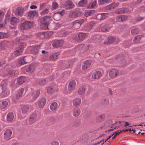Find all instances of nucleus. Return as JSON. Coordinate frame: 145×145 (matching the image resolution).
<instances>
[{
    "label": "nucleus",
    "instance_id": "79ce46f5",
    "mask_svg": "<svg viewBox=\"0 0 145 145\" xmlns=\"http://www.w3.org/2000/svg\"><path fill=\"white\" fill-rule=\"evenodd\" d=\"M14 118V115L12 112L8 113L7 116V120L8 121H11Z\"/></svg>",
    "mask_w": 145,
    "mask_h": 145
},
{
    "label": "nucleus",
    "instance_id": "680f3d73",
    "mask_svg": "<svg viewBox=\"0 0 145 145\" xmlns=\"http://www.w3.org/2000/svg\"><path fill=\"white\" fill-rule=\"evenodd\" d=\"M116 20L118 22H122V19L121 18V16H118L116 19Z\"/></svg>",
    "mask_w": 145,
    "mask_h": 145
},
{
    "label": "nucleus",
    "instance_id": "4d7b16f0",
    "mask_svg": "<svg viewBox=\"0 0 145 145\" xmlns=\"http://www.w3.org/2000/svg\"><path fill=\"white\" fill-rule=\"evenodd\" d=\"M5 23L2 22H0V29H4L5 27Z\"/></svg>",
    "mask_w": 145,
    "mask_h": 145
},
{
    "label": "nucleus",
    "instance_id": "f8f14e48",
    "mask_svg": "<svg viewBox=\"0 0 145 145\" xmlns=\"http://www.w3.org/2000/svg\"><path fill=\"white\" fill-rule=\"evenodd\" d=\"M86 36V34L85 33H80L74 37V39L75 40H80L83 39Z\"/></svg>",
    "mask_w": 145,
    "mask_h": 145
},
{
    "label": "nucleus",
    "instance_id": "c03bdc74",
    "mask_svg": "<svg viewBox=\"0 0 145 145\" xmlns=\"http://www.w3.org/2000/svg\"><path fill=\"white\" fill-rule=\"evenodd\" d=\"M57 107V104L55 102L52 103L50 106V109L52 110H56Z\"/></svg>",
    "mask_w": 145,
    "mask_h": 145
},
{
    "label": "nucleus",
    "instance_id": "72a5a7b5",
    "mask_svg": "<svg viewBox=\"0 0 145 145\" xmlns=\"http://www.w3.org/2000/svg\"><path fill=\"white\" fill-rule=\"evenodd\" d=\"M9 44L8 42L4 40L0 43V47L3 49L5 48Z\"/></svg>",
    "mask_w": 145,
    "mask_h": 145
},
{
    "label": "nucleus",
    "instance_id": "2f4dec72",
    "mask_svg": "<svg viewBox=\"0 0 145 145\" xmlns=\"http://www.w3.org/2000/svg\"><path fill=\"white\" fill-rule=\"evenodd\" d=\"M8 105V102L6 101H0V109H3L6 108Z\"/></svg>",
    "mask_w": 145,
    "mask_h": 145
},
{
    "label": "nucleus",
    "instance_id": "2eb2a0df",
    "mask_svg": "<svg viewBox=\"0 0 145 145\" xmlns=\"http://www.w3.org/2000/svg\"><path fill=\"white\" fill-rule=\"evenodd\" d=\"M64 43V41L62 40H57L54 41L52 46L54 47H58L62 46Z\"/></svg>",
    "mask_w": 145,
    "mask_h": 145
},
{
    "label": "nucleus",
    "instance_id": "7ed1b4c3",
    "mask_svg": "<svg viewBox=\"0 0 145 145\" xmlns=\"http://www.w3.org/2000/svg\"><path fill=\"white\" fill-rule=\"evenodd\" d=\"M33 25V22L29 21H25L21 24L20 28L22 30H27L31 27Z\"/></svg>",
    "mask_w": 145,
    "mask_h": 145
},
{
    "label": "nucleus",
    "instance_id": "7c9ffc66",
    "mask_svg": "<svg viewBox=\"0 0 145 145\" xmlns=\"http://www.w3.org/2000/svg\"><path fill=\"white\" fill-rule=\"evenodd\" d=\"M7 67H5V69H7V74L10 75L12 76L15 75V73L14 71H13L11 69H10V67L9 66L8 68H7Z\"/></svg>",
    "mask_w": 145,
    "mask_h": 145
},
{
    "label": "nucleus",
    "instance_id": "e433bc0d",
    "mask_svg": "<svg viewBox=\"0 0 145 145\" xmlns=\"http://www.w3.org/2000/svg\"><path fill=\"white\" fill-rule=\"evenodd\" d=\"M35 66L34 65H31L26 67V71L28 72H33L35 69Z\"/></svg>",
    "mask_w": 145,
    "mask_h": 145
},
{
    "label": "nucleus",
    "instance_id": "a211bd4d",
    "mask_svg": "<svg viewBox=\"0 0 145 145\" xmlns=\"http://www.w3.org/2000/svg\"><path fill=\"white\" fill-rule=\"evenodd\" d=\"M73 62L72 60H67L64 61L63 63L62 66L63 69L68 68L72 64Z\"/></svg>",
    "mask_w": 145,
    "mask_h": 145
},
{
    "label": "nucleus",
    "instance_id": "de8ad7c7",
    "mask_svg": "<svg viewBox=\"0 0 145 145\" xmlns=\"http://www.w3.org/2000/svg\"><path fill=\"white\" fill-rule=\"evenodd\" d=\"M87 3V0H81L79 1L78 3V5L80 7H83Z\"/></svg>",
    "mask_w": 145,
    "mask_h": 145
},
{
    "label": "nucleus",
    "instance_id": "20e7f679",
    "mask_svg": "<svg viewBox=\"0 0 145 145\" xmlns=\"http://www.w3.org/2000/svg\"><path fill=\"white\" fill-rule=\"evenodd\" d=\"M82 12L77 10L71 11L69 13V16L71 18H76L80 16L82 14Z\"/></svg>",
    "mask_w": 145,
    "mask_h": 145
},
{
    "label": "nucleus",
    "instance_id": "58836bf2",
    "mask_svg": "<svg viewBox=\"0 0 145 145\" xmlns=\"http://www.w3.org/2000/svg\"><path fill=\"white\" fill-rule=\"evenodd\" d=\"M25 57H22L20 58L18 60V63L19 64L21 65H24L25 63H27L28 62H26V61Z\"/></svg>",
    "mask_w": 145,
    "mask_h": 145
},
{
    "label": "nucleus",
    "instance_id": "412c9836",
    "mask_svg": "<svg viewBox=\"0 0 145 145\" xmlns=\"http://www.w3.org/2000/svg\"><path fill=\"white\" fill-rule=\"evenodd\" d=\"M94 23L93 22H91L87 24L84 26V29L86 31H89L92 28L94 25Z\"/></svg>",
    "mask_w": 145,
    "mask_h": 145
},
{
    "label": "nucleus",
    "instance_id": "3c124183",
    "mask_svg": "<svg viewBox=\"0 0 145 145\" xmlns=\"http://www.w3.org/2000/svg\"><path fill=\"white\" fill-rule=\"evenodd\" d=\"M94 12V11L93 10H89L85 13L84 16L86 17H88L89 16L93 15Z\"/></svg>",
    "mask_w": 145,
    "mask_h": 145
},
{
    "label": "nucleus",
    "instance_id": "49530a36",
    "mask_svg": "<svg viewBox=\"0 0 145 145\" xmlns=\"http://www.w3.org/2000/svg\"><path fill=\"white\" fill-rule=\"evenodd\" d=\"M55 91L54 88L53 86H50L47 89V93L49 94H52Z\"/></svg>",
    "mask_w": 145,
    "mask_h": 145
},
{
    "label": "nucleus",
    "instance_id": "c9c22d12",
    "mask_svg": "<svg viewBox=\"0 0 145 145\" xmlns=\"http://www.w3.org/2000/svg\"><path fill=\"white\" fill-rule=\"evenodd\" d=\"M81 102V99L80 98H76L74 99L73 101V105L74 106H77L79 105Z\"/></svg>",
    "mask_w": 145,
    "mask_h": 145
},
{
    "label": "nucleus",
    "instance_id": "5701e85b",
    "mask_svg": "<svg viewBox=\"0 0 145 145\" xmlns=\"http://www.w3.org/2000/svg\"><path fill=\"white\" fill-rule=\"evenodd\" d=\"M24 12V10L22 7H18L16 10V14L17 15L21 16L23 14Z\"/></svg>",
    "mask_w": 145,
    "mask_h": 145
},
{
    "label": "nucleus",
    "instance_id": "9d476101",
    "mask_svg": "<svg viewBox=\"0 0 145 145\" xmlns=\"http://www.w3.org/2000/svg\"><path fill=\"white\" fill-rule=\"evenodd\" d=\"M38 119L37 115L35 113L31 114L29 119V123L30 124H32L35 123Z\"/></svg>",
    "mask_w": 145,
    "mask_h": 145
},
{
    "label": "nucleus",
    "instance_id": "cd10ccee",
    "mask_svg": "<svg viewBox=\"0 0 145 145\" xmlns=\"http://www.w3.org/2000/svg\"><path fill=\"white\" fill-rule=\"evenodd\" d=\"M144 39L145 40V38L142 35H138L136 36L133 39V42L135 43H138L141 40Z\"/></svg>",
    "mask_w": 145,
    "mask_h": 145
},
{
    "label": "nucleus",
    "instance_id": "0e129e2a",
    "mask_svg": "<svg viewBox=\"0 0 145 145\" xmlns=\"http://www.w3.org/2000/svg\"><path fill=\"white\" fill-rule=\"evenodd\" d=\"M58 6V4L56 2L53 3L52 7L54 8H56Z\"/></svg>",
    "mask_w": 145,
    "mask_h": 145
},
{
    "label": "nucleus",
    "instance_id": "1a4fd4ad",
    "mask_svg": "<svg viewBox=\"0 0 145 145\" xmlns=\"http://www.w3.org/2000/svg\"><path fill=\"white\" fill-rule=\"evenodd\" d=\"M0 88L2 91L1 93V95L3 97H5L8 95V90L7 89V86L6 84L4 85L2 84L0 86Z\"/></svg>",
    "mask_w": 145,
    "mask_h": 145
},
{
    "label": "nucleus",
    "instance_id": "13d9d810",
    "mask_svg": "<svg viewBox=\"0 0 145 145\" xmlns=\"http://www.w3.org/2000/svg\"><path fill=\"white\" fill-rule=\"evenodd\" d=\"M70 31H64L62 33V35L63 37H65L70 33Z\"/></svg>",
    "mask_w": 145,
    "mask_h": 145
},
{
    "label": "nucleus",
    "instance_id": "a878e982",
    "mask_svg": "<svg viewBox=\"0 0 145 145\" xmlns=\"http://www.w3.org/2000/svg\"><path fill=\"white\" fill-rule=\"evenodd\" d=\"M90 65V62L89 61H86L83 64L82 69L85 70L89 68Z\"/></svg>",
    "mask_w": 145,
    "mask_h": 145
},
{
    "label": "nucleus",
    "instance_id": "a18cd8bd",
    "mask_svg": "<svg viewBox=\"0 0 145 145\" xmlns=\"http://www.w3.org/2000/svg\"><path fill=\"white\" fill-rule=\"evenodd\" d=\"M85 86H82L78 90V93L80 95H82L85 93Z\"/></svg>",
    "mask_w": 145,
    "mask_h": 145
},
{
    "label": "nucleus",
    "instance_id": "bf43d9fd",
    "mask_svg": "<svg viewBox=\"0 0 145 145\" xmlns=\"http://www.w3.org/2000/svg\"><path fill=\"white\" fill-rule=\"evenodd\" d=\"M101 14L102 16L103 20L105 19L109 15L108 13H101Z\"/></svg>",
    "mask_w": 145,
    "mask_h": 145
},
{
    "label": "nucleus",
    "instance_id": "f704fd0d",
    "mask_svg": "<svg viewBox=\"0 0 145 145\" xmlns=\"http://www.w3.org/2000/svg\"><path fill=\"white\" fill-rule=\"evenodd\" d=\"M105 117V115L103 114H101L97 117L96 118V121L97 122H100L102 121Z\"/></svg>",
    "mask_w": 145,
    "mask_h": 145
},
{
    "label": "nucleus",
    "instance_id": "ddd939ff",
    "mask_svg": "<svg viewBox=\"0 0 145 145\" xmlns=\"http://www.w3.org/2000/svg\"><path fill=\"white\" fill-rule=\"evenodd\" d=\"M12 134V131L11 129L6 130L4 133V138L6 140L9 139Z\"/></svg>",
    "mask_w": 145,
    "mask_h": 145
},
{
    "label": "nucleus",
    "instance_id": "e2e57ef3",
    "mask_svg": "<svg viewBox=\"0 0 145 145\" xmlns=\"http://www.w3.org/2000/svg\"><path fill=\"white\" fill-rule=\"evenodd\" d=\"M4 14L2 11L0 12V22L3 19Z\"/></svg>",
    "mask_w": 145,
    "mask_h": 145
},
{
    "label": "nucleus",
    "instance_id": "4468645a",
    "mask_svg": "<svg viewBox=\"0 0 145 145\" xmlns=\"http://www.w3.org/2000/svg\"><path fill=\"white\" fill-rule=\"evenodd\" d=\"M27 18L28 19H33L34 17L37 15V12L34 10H30L28 11L27 13Z\"/></svg>",
    "mask_w": 145,
    "mask_h": 145
},
{
    "label": "nucleus",
    "instance_id": "473e14b6",
    "mask_svg": "<svg viewBox=\"0 0 145 145\" xmlns=\"http://www.w3.org/2000/svg\"><path fill=\"white\" fill-rule=\"evenodd\" d=\"M59 54V52H56L51 55L49 57V59L51 60H54L56 59Z\"/></svg>",
    "mask_w": 145,
    "mask_h": 145
},
{
    "label": "nucleus",
    "instance_id": "b1692460",
    "mask_svg": "<svg viewBox=\"0 0 145 145\" xmlns=\"http://www.w3.org/2000/svg\"><path fill=\"white\" fill-rule=\"evenodd\" d=\"M46 103V99L44 98H42L40 99L38 102L39 106L40 108L42 107Z\"/></svg>",
    "mask_w": 145,
    "mask_h": 145
},
{
    "label": "nucleus",
    "instance_id": "6e6d98bb",
    "mask_svg": "<svg viewBox=\"0 0 145 145\" xmlns=\"http://www.w3.org/2000/svg\"><path fill=\"white\" fill-rule=\"evenodd\" d=\"M123 8H120L117 9L116 11L115 12L118 14H122L123 13Z\"/></svg>",
    "mask_w": 145,
    "mask_h": 145
},
{
    "label": "nucleus",
    "instance_id": "f3484780",
    "mask_svg": "<svg viewBox=\"0 0 145 145\" xmlns=\"http://www.w3.org/2000/svg\"><path fill=\"white\" fill-rule=\"evenodd\" d=\"M73 62L72 60H67L64 61L63 63L62 66L63 69L68 68L72 64Z\"/></svg>",
    "mask_w": 145,
    "mask_h": 145
},
{
    "label": "nucleus",
    "instance_id": "dca6fc26",
    "mask_svg": "<svg viewBox=\"0 0 145 145\" xmlns=\"http://www.w3.org/2000/svg\"><path fill=\"white\" fill-rule=\"evenodd\" d=\"M26 90L24 88H21L18 91V93L16 95V97L18 99L19 98L22 97L25 93Z\"/></svg>",
    "mask_w": 145,
    "mask_h": 145
},
{
    "label": "nucleus",
    "instance_id": "f257e3e1",
    "mask_svg": "<svg viewBox=\"0 0 145 145\" xmlns=\"http://www.w3.org/2000/svg\"><path fill=\"white\" fill-rule=\"evenodd\" d=\"M51 20V18L50 16H45L41 18L40 20L41 28L43 29H47L48 25Z\"/></svg>",
    "mask_w": 145,
    "mask_h": 145
},
{
    "label": "nucleus",
    "instance_id": "603ef678",
    "mask_svg": "<svg viewBox=\"0 0 145 145\" xmlns=\"http://www.w3.org/2000/svg\"><path fill=\"white\" fill-rule=\"evenodd\" d=\"M111 121L110 120L108 121H106L104 125L101 128L103 127L106 128L110 126Z\"/></svg>",
    "mask_w": 145,
    "mask_h": 145
},
{
    "label": "nucleus",
    "instance_id": "a19ab883",
    "mask_svg": "<svg viewBox=\"0 0 145 145\" xmlns=\"http://www.w3.org/2000/svg\"><path fill=\"white\" fill-rule=\"evenodd\" d=\"M111 27V26H110L108 24L105 25L101 27V30L103 31H106L109 30Z\"/></svg>",
    "mask_w": 145,
    "mask_h": 145
},
{
    "label": "nucleus",
    "instance_id": "338daca9",
    "mask_svg": "<svg viewBox=\"0 0 145 145\" xmlns=\"http://www.w3.org/2000/svg\"><path fill=\"white\" fill-rule=\"evenodd\" d=\"M122 22L125 21L128 18V16L125 15H121Z\"/></svg>",
    "mask_w": 145,
    "mask_h": 145
},
{
    "label": "nucleus",
    "instance_id": "39448f33",
    "mask_svg": "<svg viewBox=\"0 0 145 145\" xmlns=\"http://www.w3.org/2000/svg\"><path fill=\"white\" fill-rule=\"evenodd\" d=\"M84 22V20L80 19L74 21L72 23V27L75 29H78Z\"/></svg>",
    "mask_w": 145,
    "mask_h": 145
},
{
    "label": "nucleus",
    "instance_id": "6ab92c4d",
    "mask_svg": "<svg viewBox=\"0 0 145 145\" xmlns=\"http://www.w3.org/2000/svg\"><path fill=\"white\" fill-rule=\"evenodd\" d=\"M115 40V37H109L105 40L104 43L106 44H109L114 42Z\"/></svg>",
    "mask_w": 145,
    "mask_h": 145
},
{
    "label": "nucleus",
    "instance_id": "4be33fe9",
    "mask_svg": "<svg viewBox=\"0 0 145 145\" xmlns=\"http://www.w3.org/2000/svg\"><path fill=\"white\" fill-rule=\"evenodd\" d=\"M76 86V82L74 80H72L70 81L68 86V89L69 91L73 90Z\"/></svg>",
    "mask_w": 145,
    "mask_h": 145
},
{
    "label": "nucleus",
    "instance_id": "423d86ee",
    "mask_svg": "<svg viewBox=\"0 0 145 145\" xmlns=\"http://www.w3.org/2000/svg\"><path fill=\"white\" fill-rule=\"evenodd\" d=\"M65 13V10H64L58 12L54 14L53 16L54 19L56 21H58L61 19V16Z\"/></svg>",
    "mask_w": 145,
    "mask_h": 145
},
{
    "label": "nucleus",
    "instance_id": "c85d7f7f",
    "mask_svg": "<svg viewBox=\"0 0 145 145\" xmlns=\"http://www.w3.org/2000/svg\"><path fill=\"white\" fill-rule=\"evenodd\" d=\"M19 21V19L15 17H13L11 18L10 20V23L12 25H16Z\"/></svg>",
    "mask_w": 145,
    "mask_h": 145
},
{
    "label": "nucleus",
    "instance_id": "37998d69",
    "mask_svg": "<svg viewBox=\"0 0 145 145\" xmlns=\"http://www.w3.org/2000/svg\"><path fill=\"white\" fill-rule=\"evenodd\" d=\"M40 48V46H37L32 48L31 49L32 52L34 54L38 53Z\"/></svg>",
    "mask_w": 145,
    "mask_h": 145
},
{
    "label": "nucleus",
    "instance_id": "6e6552de",
    "mask_svg": "<svg viewBox=\"0 0 145 145\" xmlns=\"http://www.w3.org/2000/svg\"><path fill=\"white\" fill-rule=\"evenodd\" d=\"M64 7L66 9H70L73 8L75 5L71 1L68 0L65 2Z\"/></svg>",
    "mask_w": 145,
    "mask_h": 145
},
{
    "label": "nucleus",
    "instance_id": "69168bd1",
    "mask_svg": "<svg viewBox=\"0 0 145 145\" xmlns=\"http://www.w3.org/2000/svg\"><path fill=\"white\" fill-rule=\"evenodd\" d=\"M9 35V34L8 33H3V38L7 37Z\"/></svg>",
    "mask_w": 145,
    "mask_h": 145
},
{
    "label": "nucleus",
    "instance_id": "864d4df0",
    "mask_svg": "<svg viewBox=\"0 0 145 145\" xmlns=\"http://www.w3.org/2000/svg\"><path fill=\"white\" fill-rule=\"evenodd\" d=\"M139 32V30L137 28H134L131 31V33L133 35L137 34Z\"/></svg>",
    "mask_w": 145,
    "mask_h": 145
},
{
    "label": "nucleus",
    "instance_id": "8fccbe9b",
    "mask_svg": "<svg viewBox=\"0 0 145 145\" xmlns=\"http://www.w3.org/2000/svg\"><path fill=\"white\" fill-rule=\"evenodd\" d=\"M29 110V108L27 106H24L22 108V113L24 114L27 113Z\"/></svg>",
    "mask_w": 145,
    "mask_h": 145
},
{
    "label": "nucleus",
    "instance_id": "aec40b11",
    "mask_svg": "<svg viewBox=\"0 0 145 145\" xmlns=\"http://www.w3.org/2000/svg\"><path fill=\"white\" fill-rule=\"evenodd\" d=\"M119 73L118 71L115 69H112L109 72V76L111 77H114Z\"/></svg>",
    "mask_w": 145,
    "mask_h": 145
},
{
    "label": "nucleus",
    "instance_id": "f03ea898",
    "mask_svg": "<svg viewBox=\"0 0 145 145\" xmlns=\"http://www.w3.org/2000/svg\"><path fill=\"white\" fill-rule=\"evenodd\" d=\"M40 93V90H37V91L32 90L27 95V97L29 99V101H33L38 97Z\"/></svg>",
    "mask_w": 145,
    "mask_h": 145
},
{
    "label": "nucleus",
    "instance_id": "5fc2aeb1",
    "mask_svg": "<svg viewBox=\"0 0 145 145\" xmlns=\"http://www.w3.org/2000/svg\"><path fill=\"white\" fill-rule=\"evenodd\" d=\"M48 9L46 8L44 9L42 11L40 12V14L41 15H44L45 14H47L48 13Z\"/></svg>",
    "mask_w": 145,
    "mask_h": 145
},
{
    "label": "nucleus",
    "instance_id": "bb28decb",
    "mask_svg": "<svg viewBox=\"0 0 145 145\" xmlns=\"http://www.w3.org/2000/svg\"><path fill=\"white\" fill-rule=\"evenodd\" d=\"M118 4L113 3L107 6L106 7V9L107 10H109L114 9L116 7H118Z\"/></svg>",
    "mask_w": 145,
    "mask_h": 145
},
{
    "label": "nucleus",
    "instance_id": "0eeeda50",
    "mask_svg": "<svg viewBox=\"0 0 145 145\" xmlns=\"http://www.w3.org/2000/svg\"><path fill=\"white\" fill-rule=\"evenodd\" d=\"M88 49V47L83 44H81L77 46L74 49V50L75 51H86Z\"/></svg>",
    "mask_w": 145,
    "mask_h": 145
},
{
    "label": "nucleus",
    "instance_id": "393cba45",
    "mask_svg": "<svg viewBox=\"0 0 145 145\" xmlns=\"http://www.w3.org/2000/svg\"><path fill=\"white\" fill-rule=\"evenodd\" d=\"M101 75V73L99 71H96L94 72L92 74V77L93 78L97 79L100 77Z\"/></svg>",
    "mask_w": 145,
    "mask_h": 145
},
{
    "label": "nucleus",
    "instance_id": "ea45409f",
    "mask_svg": "<svg viewBox=\"0 0 145 145\" xmlns=\"http://www.w3.org/2000/svg\"><path fill=\"white\" fill-rule=\"evenodd\" d=\"M48 82V80L46 79L39 80L38 81L39 85L41 86H44Z\"/></svg>",
    "mask_w": 145,
    "mask_h": 145
},
{
    "label": "nucleus",
    "instance_id": "9b49d317",
    "mask_svg": "<svg viewBox=\"0 0 145 145\" xmlns=\"http://www.w3.org/2000/svg\"><path fill=\"white\" fill-rule=\"evenodd\" d=\"M24 47L22 44L20 45L14 51V54L16 56L20 55L24 50Z\"/></svg>",
    "mask_w": 145,
    "mask_h": 145
},
{
    "label": "nucleus",
    "instance_id": "052dcab7",
    "mask_svg": "<svg viewBox=\"0 0 145 145\" xmlns=\"http://www.w3.org/2000/svg\"><path fill=\"white\" fill-rule=\"evenodd\" d=\"M108 1V0H100L99 1V4L103 5L107 3Z\"/></svg>",
    "mask_w": 145,
    "mask_h": 145
},
{
    "label": "nucleus",
    "instance_id": "09e8293b",
    "mask_svg": "<svg viewBox=\"0 0 145 145\" xmlns=\"http://www.w3.org/2000/svg\"><path fill=\"white\" fill-rule=\"evenodd\" d=\"M96 4V1H94L91 2L88 5V7L89 8H92L94 7Z\"/></svg>",
    "mask_w": 145,
    "mask_h": 145
},
{
    "label": "nucleus",
    "instance_id": "4c0bfd02",
    "mask_svg": "<svg viewBox=\"0 0 145 145\" xmlns=\"http://www.w3.org/2000/svg\"><path fill=\"white\" fill-rule=\"evenodd\" d=\"M80 110L79 108H75L73 109V116H78L80 114Z\"/></svg>",
    "mask_w": 145,
    "mask_h": 145
},
{
    "label": "nucleus",
    "instance_id": "774afa93",
    "mask_svg": "<svg viewBox=\"0 0 145 145\" xmlns=\"http://www.w3.org/2000/svg\"><path fill=\"white\" fill-rule=\"evenodd\" d=\"M97 18L98 20H103L102 16L101 14H98L97 16Z\"/></svg>",
    "mask_w": 145,
    "mask_h": 145
},
{
    "label": "nucleus",
    "instance_id": "c756f323",
    "mask_svg": "<svg viewBox=\"0 0 145 145\" xmlns=\"http://www.w3.org/2000/svg\"><path fill=\"white\" fill-rule=\"evenodd\" d=\"M26 78L24 76H21L19 78L17 81V84L18 85L21 84L26 80Z\"/></svg>",
    "mask_w": 145,
    "mask_h": 145
}]
</instances>
